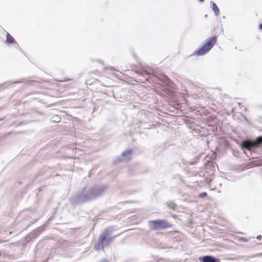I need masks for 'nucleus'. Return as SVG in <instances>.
I'll use <instances>...</instances> for the list:
<instances>
[{
    "mask_svg": "<svg viewBox=\"0 0 262 262\" xmlns=\"http://www.w3.org/2000/svg\"><path fill=\"white\" fill-rule=\"evenodd\" d=\"M203 262H220L218 259H215L211 256H205L202 257Z\"/></svg>",
    "mask_w": 262,
    "mask_h": 262,
    "instance_id": "5",
    "label": "nucleus"
},
{
    "mask_svg": "<svg viewBox=\"0 0 262 262\" xmlns=\"http://www.w3.org/2000/svg\"><path fill=\"white\" fill-rule=\"evenodd\" d=\"M6 41L9 43H13L14 42L15 39L9 33H7Z\"/></svg>",
    "mask_w": 262,
    "mask_h": 262,
    "instance_id": "6",
    "label": "nucleus"
},
{
    "mask_svg": "<svg viewBox=\"0 0 262 262\" xmlns=\"http://www.w3.org/2000/svg\"><path fill=\"white\" fill-rule=\"evenodd\" d=\"M167 206L172 209V210H176V208H177V205L175 204L174 203H171V202H169V203H167Z\"/></svg>",
    "mask_w": 262,
    "mask_h": 262,
    "instance_id": "8",
    "label": "nucleus"
},
{
    "mask_svg": "<svg viewBox=\"0 0 262 262\" xmlns=\"http://www.w3.org/2000/svg\"><path fill=\"white\" fill-rule=\"evenodd\" d=\"M262 144V136L257 138L254 141L246 140L242 142V148L251 150L254 147L259 146Z\"/></svg>",
    "mask_w": 262,
    "mask_h": 262,
    "instance_id": "3",
    "label": "nucleus"
},
{
    "mask_svg": "<svg viewBox=\"0 0 262 262\" xmlns=\"http://www.w3.org/2000/svg\"><path fill=\"white\" fill-rule=\"evenodd\" d=\"M207 195V194L206 192H203L200 193L199 194V196L200 198H204V197L206 196Z\"/></svg>",
    "mask_w": 262,
    "mask_h": 262,
    "instance_id": "9",
    "label": "nucleus"
},
{
    "mask_svg": "<svg viewBox=\"0 0 262 262\" xmlns=\"http://www.w3.org/2000/svg\"><path fill=\"white\" fill-rule=\"evenodd\" d=\"M131 152H132L131 151H126L125 154H130Z\"/></svg>",
    "mask_w": 262,
    "mask_h": 262,
    "instance_id": "11",
    "label": "nucleus"
},
{
    "mask_svg": "<svg viewBox=\"0 0 262 262\" xmlns=\"http://www.w3.org/2000/svg\"><path fill=\"white\" fill-rule=\"evenodd\" d=\"M113 239V238L110 236L108 233H102L100 236L99 242L95 246L96 250H99L103 249L104 247L109 245L112 242Z\"/></svg>",
    "mask_w": 262,
    "mask_h": 262,
    "instance_id": "2",
    "label": "nucleus"
},
{
    "mask_svg": "<svg viewBox=\"0 0 262 262\" xmlns=\"http://www.w3.org/2000/svg\"><path fill=\"white\" fill-rule=\"evenodd\" d=\"M259 28L262 30V23L259 25Z\"/></svg>",
    "mask_w": 262,
    "mask_h": 262,
    "instance_id": "12",
    "label": "nucleus"
},
{
    "mask_svg": "<svg viewBox=\"0 0 262 262\" xmlns=\"http://www.w3.org/2000/svg\"><path fill=\"white\" fill-rule=\"evenodd\" d=\"M198 1L201 2H203L204 0H198Z\"/></svg>",
    "mask_w": 262,
    "mask_h": 262,
    "instance_id": "13",
    "label": "nucleus"
},
{
    "mask_svg": "<svg viewBox=\"0 0 262 262\" xmlns=\"http://www.w3.org/2000/svg\"><path fill=\"white\" fill-rule=\"evenodd\" d=\"M151 223L157 228H167L171 227L170 225L165 221H154L151 222Z\"/></svg>",
    "mask_w": 262,
    "mask_h": 262,
    "instance_id": "4",
    "label": "nucleus"
},
{
    "mask_svg": "<svg viewBox=\"0 0 262 262\" xmlns=\"http://www.w3.org/2000/svg\"><path fill=\"white\" fill-rule=\"evenodd\" d=\"M212 10L215 15H218L219 13V9L217 7V5L215 3H213L212 4Z\"/></svg>",
    "mask_w": 262,
    "mask_h": 262,
    "instance_id": "7",
    "label": "nucleus"
},
{
    "mask_svg": "<svg viewBox=\"0 0 262 262\" xmlns=\"http://www.w3.org/2000/svg\"><path fill=\"white\" fill-rule=\"evenodd\" d=\"M256 238H257V239H258V240H261V235H258V236L256 237Z\"/></svg>",
    "mask_w": 262,
    "mask_h": 262,
    "instance_id": "10",
    "label": "nucleus"
},
{
    "mask_svg": "<svg viewBox=\"0 0 262 262\" xmlns=\"http://www.w3.org/2000/svg\"><path fill=\"white\" fill-rule=\"evenodd\" d=\"M217 41L216 36L212 37L206 40L205 43L200 49L195 51L196 55H203L209 52L214 46Z\"/></svg>",
    "mask_w": 262,
    "mask_h": 262,
    "instance_id": "1",
    "label": "nucleus"
}]
</instances>
